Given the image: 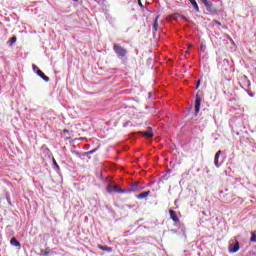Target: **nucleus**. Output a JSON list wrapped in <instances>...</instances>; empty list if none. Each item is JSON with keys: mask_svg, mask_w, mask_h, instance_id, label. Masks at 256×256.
Returning <instances> with one entry per match:
<instances>
[{"mask_svg": "<svg viewBox=\"0 0 256 256\" xmlns=\"http://www.w3.org/2000/svg\"><path fill=\"white\" fill-rule=\"evenodd\" d=\"M113 51L117 55L118 59H123V58L127 57L128 51L126 48H123V46H121V44L114 43Z\"/></svg>", "mask_w": 256, "mask_h": 256, "instance_id": "nucleus-1", "label": "nucleus"}, {"mask_svg": "<svg viewBox=\"0 0 256 256\" xmlns=\"http://www.w3.org/2000/svg\"><path fill=\"white\" fill-rule=\"evenodd\" d=\"M202 3L204 5V7L206 8V11H208L209 15L217 14V8H215V5H213V2L211 0H206Z\"/></svg>", "mask_w": 256, "mask_h": 256, "instance_id": "nucleus-2", "label": "nucleus"}, {"mask_svg": "<svg viewBox=\"0 0 256 256\" xmlns=\"http://www.w3.org/2000/svg\"><path fill=\"white\" fill-rule=\"evenodd\" d=\"M143 186L139 185V182H134L130 185L131 192L142 191Z\"/></svg>", "mask_w": 256, "mask_h": 256, "instance_id": "nucleus-3", "label": "nucleus"}, {"mask_svg": "<svg viewBox=\"0 0 256 256\" xmlns=\"http://www.w3.org/2000/svg\"><path fill=\"white\" fill-rule=\"evenodd\" d=\"M200 109H201V97L196 96V100H195V115L199 114Z\"/></svg>", "mask_w": 256, "mask_h": 256, "instance_id": "nucleus-4", "label": "nucleus"}, {"mask_svg": "<svg viewBox=\"0 0 256 256\" xmlns=\"http://www.w3.org/2000/svg\"><path fill=\"white\" fill-rule=\"evenodd\" d=\"M170 219L174 221V223H179V216H177V212L174 210H169Z\"/></svg>", "mask_w": 256, "mask_h": 256, "instance_id": "nucleus-5", "label": "nucleus"}, {"mask_svg": "<svg viewBox=\"0 0 256 256\" xmlns=\"http://www.w3.org/2000/svg\"><path fill=\"white\" fill-rule=\"evenodd\" d=\"M36 75H38V77H41V79H43V81H45L46 83H49L50 81L49 76L45 75L43 71L41 70L36 71Z\"/></svg>", "mask_w": 256, "mask_h": 256, "instance_id": "nucleus-6", "label": "nucleus"}, {"mask_svg": "<svg viewBox=\"0 0 256 256\" xmlns=\"http://www.w3.org/2000/svg\"><path fill=\"white\" fill-rule=\"evenodd\" d=\"M107 191H108V193H119L120 188L117 185H114V186L113 185H108Z\"/></svg>", "mask_w": 256, "mask_h": 256, "instance_id": "nucleus-7", "label": "nucleus"}, {"mask_svg": "<svg viewBox=\"0 0 256 256\" xmlns=\"http://www.w3.org/2000/svg\"><path fill=\"white\" fill-rule=\"evenodd\" d=\"M239 249H240L239 242H236L235 244H230L229 246L230 253H237Z\"/></svg>", "mask_w": 256, "mask_h": 256, "instance_id": "nucleus-8", "label": "nucleus"}, {"mask_svg": "<svg viewBox=\"0 0 256 256\" xmlns=\"http://www.w3.org/2000/svg\"><path fill=\"white\" fill-rule=\"evenodd\" d=\"M189 1L193 7L195 13H201V10L199 9V4H197V0H189Z\"/></svg>", "mask_w": 256, "mask_h": 256, "instance_id": "nucleus-9", "label": "nucleus"}, {"mask_svg": "<svg viewBox=\"0 0 256 256\" xmlns=\"http://www.w3.org/2000/svg\"><path fill=\"white\" fill-rule=\"evenodd\" d=\"M219 157H221V150H219L214 157V165L217 168L221 167V164H219Z\"/></svg>", "mask_w": 256, "mask_h": 256, "instance_id": "nucleus-10", "label": "nucleus"}, {"mask_svg": "<svg viewBox=\"0 0 256 256\" xmlns=\"http://www.w3.org/2000/svg\"><path fill=\"white\" fill-rule=\"evenodd\" d=\"M150 195H151V191L148 190L138 194L136 197L141 200V199H147V197Z\"/></svg>", "mask_w": 256, "mask_h": 256, "instance_id": "nucleus-11", "label": "nucleus"}, {"mask_svg": "<svg viewBox=\"0 0 256 256\" xmlns=\"http://www.w3.org/2000/svg\"><path fill=\"white\" fill-rule=\"evenodd\" d=\"M159 15L156 16L154 23H153V33L157 32L159 30Z\"/></svg>", "mask_w": 256, "mask_h": 256, "instance_id": "nucleus-12", "label": "nucleus"}, {"mask_svg": "<svg viewBox=\"0 0 256 256\" xmlns=\"http://www.w3.org/2000/svg\"><path fill=\"white\" fill-rule=\"evenodd\" d=\"M100 251H107V253H113V247L98 245Z\"/></svg>", "mask_w": 256, "mask_h": 256, "instance_id": "nucleus-13", "label": "nucleus"}, {"mask_svg": "<svg viewBox=\"0 0 256 256\" xmlns=\"http://www.w3.org/2000/svg\"><path fill=\"white\" fill-rule=\"evenodd\" d=\"M10 245H12V247H21V242L17 240V238L13 237L10 240Z\"/></svg>", "mask_w": 256, "mask_h": 256, "instance_id": "nucleus-14", "label": "nucleus"}, {"mask_svg": "<svg viewBox=\"0 0 256 256\" xmlns=\"http://www.w3.org/2000/svg\"><path fill=\"white\" fill-rule=\"evenodd\" d=\"M74 155H76V157H79V159H83V157H89V153L88 152H79V151H74Z\"/></svg>", "mask_w": 256, "mask_h": 256, "instance_id": "nucleus-15", "label": "nucleus"}, {"mask_svg": "<svg viewBox=\"0 0 256 256\" xmlns=\"http://www.w3.org/2000/svg\"><path fill=\"white\" fill-rule=\"evenodd\" d=\"M143 135L144 137L151 139V137H153V129L151 127H148V130L144 132Z\"/></svg>", "mask_w": 256, "mask_h": 256, "instance_id": "nucleus-16", "label": "nucleus"}, {"mask_svg": "<svg viewBox=\"0 0 256 256\" xmlns=\"http://www.w3.org/2000/svg\"><path fill=\"white\" fill-rule=\"evenodd\" d=\"M170 18L173 19V21H177V19L181 18V14H179V13L171 14Z\"/></svg>", "mask_w": 256, "mask_h": 256, "instance_id": "nucleus-17", "label": "nucleus"}, {"mask_svg": "<svg viewBox=\"0 0 256 256\" xmlns=\"http://www.w3.org/2000/svg\"><path fill=\"white\" fill-rule=\"evenodd\" d=\"M250 242L251 243H256V231L251 232Z\"/></svg>", "mask_w": 256, "mask_h": 256, "instance_id": "nucleus-18", "label": "nucleus"}, {"mask_svg": "<svg viewBox=\"0 0 256 256\" xmlns=\"http://www.w3.org/2000/svg\"><path fill=\"white\" fill-rule=\"evenodd\" d=\"M53 169L57 172H59V164H57V161L53 159Z\"/></svg>", "mask_w": 256, "mask_h": 256, "instance_id": "nucleus-19", "label": "nucleus"}, {"mask_svg": "<svg viewBox=\"0 0 256 256\" xmlns=\"http://www.w3.org/2000/svg\"><path fill=\"white\" fill-rule=\"evenodd\" d=\"M8 43L10 44V45H13L14 43H17V37H12L9 41H8Z\"/></svg>", "mask_w": 256, "mask_h": 256, "instance_id": "nucleus-20", "label": "nucleus"}, {"mask_svg": "<svg viewBox=\"0 0 256 256\" xmlns=\"http://www.w3.org/2000/svg\"><path fill=\"white\" fill-rule=\"evenodd\" d=\"M119 193H132V192H131V188H128V189H121L120 188Z\"/></svg>", "mask_w": 256, "mask_h": 256, "instance_id": "nucleus-21", "label": "nucleus"}, {"mask_svg": "<svg viewBox=\"0 0 256 256\" xmlns=\"http://www.w3.org/2000/svg\"><path fill=\"white\" fill-rule=\"evenodd\" d=\"M97 151H99V147L94 148L93 150H90L87 153H88V155H93V153H97Z\"/></svg>", "mask_w": 256, "mask_h": 256, "instance_id": "nucleus-22", "label": "nucleus"}, {"mask_svg": "<svg viewBox=\"0 0 256 256\" xmlns=\"http://www.w3.org/2000/svg\"><path fill=\"white\" fill-rule=\"evenodd\" d=\"M33 71L34 73H37V71H41V69H39V67H37V65L33 64L32 65Z\"/></svg>", "mask_w": 256, "mask_h": 256, "instance_id": "nucleus-23", "label": "nucleus"}, {"mask_svg": "<svg viewBox=\"0 0 256 256\" xmlns=\"http://www.w3.org/2000/svg\"><path fill=\"white\" fill-rule=\"evenodd\" d=\"M180 19H182V21H188L187 17L183 16L180 14Z\"/></svg>", "mask_w": 256, "mask_h": 256, "instance_id": "nucleus-24", "label": "nucleus"}, {"mask_svg": "<svg viewBox=\"0 0 256 256\" xmlns=\"http://www.w3.org/2000/svg\"><path fill=\"white\" fill-rule=\"evenodd\" d=\"M199 85H201V80H198V82L196 84V89H199Z\"/></svg>", "mask_w": 256, "mask_h": 256, "instance_id": "nucleus-25", "label": "nucleus"}, {"mask_svg": "<svg viewBox=\"0 0 256 256\" xmlns=\"http://www.w3.org/2000/svg\"><path fill=\"white\" fill-rule=\"evenodd\" d=\"M138 5H139V7H142V8L144 7L143 3L141 2V0H138Z\"/></svg>", "mask_w": 256, "mask_h": 256, "instance_id": "nucleus-26", "label": "nucleus"}, {"mask_svg": "<svg viewBox=\"0 0 256 256\" xmlns=\"http://www.w3.org/2000/svg\"><path fill=\"white\" fill-rule=\"evenodd\" d=\"M215 24L218 25L219 27H221V23L219 22V20H215Z\"/></svg>", "mask_w": 256, "mask_h": 256, "instance_id": "nucleus-27", "label": "nucleus"}, {"mask_svg": "<svg viewBox=\"0 0 256 256\" xmlns=\"http://www.w3.org/2000/svg\"><path fill=\"white\" fill-rule=\"evenodd\" d=\"M244 81H246V83H248V85H249V79L247 78V76H244Z\"/></svg>", "mask_w": 256, "mask_h": 256, "instance_id": "nucleus-28", "label": "nucleus"}, {"mask_svg": "<svg viewBox=\"0 0 256 256\" xmlns=\"http://www.w3.org/2000/svg\"><path fill=\"white\" fill-rule=\"evenodd\" d=\"M151 95H152V93H151V92H149V93H148V97H149V99H151Z\"/></svg>", "mask_w": 256, "mask_h": 256, "instance_id": "nucleus-29", "label": "nucleus"}, {"mask_svg": "<svg viewBox=\"0 0 256 256\" xmlns=\"http://www.w3.org/2000/svg\"><path fill=\"white\" fill-rule=\"evenodd\" d=\"M44 255H46V256L49 255V252H46Z\"/></svg>", "mask_w": 256, "mask_h": 256, "instance_id": "nucleus-30", "label": "nucleus"}, {"mask_svg": "<svg viewBox=\"0 0 256 256\" xmlns=\"http://www.w3.org/2000/svg\"><path fill=\"white\" fill-rule=\"evenodd\" d=\"M75 3H77V1H79V0H73Z\"/></svg>", "mask_w": 256, "mask_h": 256, "instance_id": "nucleus-31", "label": "nucleus"}, {"mask_svg": "<svg viewBox=\"0 0 256 256\" xmlns=\"http://www.w3.org/2000/svg\"><path fill=\"white\" fill-rule=\"evenodd\" d=\"M224 61H226V63H229V60H224Z\"/></svg>", "mask_w": 256, "mask_h": 256, "instance_id": "nucleus-32", "label": "nucleus"}, {"mask_svg": "<svg viewBox=\"0 0 256 256\" xmlns=\"http://www.w3.org/2000/svg\"><path fill=\"white\" fill-rule=\"evenodd\" d=\"M224 61H226V63H229V60H224Z\"/></svg>", "mask_w": 256, "mask_h": 256, "instance_id": "nucleus-33", "label": "nucleus"}, {"mask_svg": "<svg viewBox=\"0 0 256 256\" xmlns=\"http://www.w3.org/2000/svg\"><path fill=\"white\" fill-rule=\"evenodd\" d=\"M224 61H226V63H229V60H224Z\"/></svg>", "mask_w": 256, "mask_h": 256, "instance_id": "nucleus-34", "label": "nucleus"}, {"mask_svg": "<svg viewBox=\"0 0 256 256\" xmlns=\"http://www.w3.org/2000/svg\"><path fill=\"white\" fill-rule=\"evenodd\" d=\"M68 130H64L65 133H67Z\"/></svg>", "mask_w": 256, "mask_h": 256, "instance_id": "nucleus-35", "label": "nucleus"}]
</instances>
